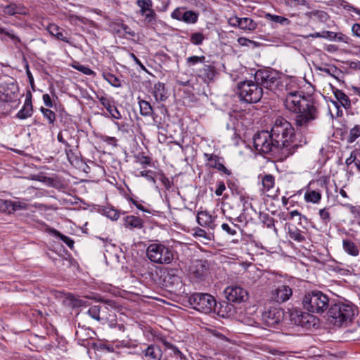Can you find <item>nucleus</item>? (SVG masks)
<instances>
[{
    "instance_id": "f257e3e1",
    "label": "nucleus",
    "mask_w": 360,
    "mask_h": 360,
    "mask_svg": "<svg viewBox=\"0 0 360 360\" xmlns=\"http://www.w3.org/2000/svg\"><path fill=\"white\" fill-rule=\"evenodd\" d=\"M284 105L288 110L297 114L295 117L297 128H305L319 117V110L314 101L304 96L302 92H288Z\"/></svg>"
},
{
    "instance_id": "f03ea898",
    "label": "nucleus",
    "mask_w": 360,
    "mask_h": 360,
    "mask_svg": "<svg viewBox=\"0 0 360 360\" xmlns=\"http://www.w3.org/2000/svg\"><path fill=\"white\" fill-rule=\"evenodd\" d=\"M271 137L274 139L277 146H279L283 153L287 152L288 154H292L297 144L292 147L290 143L292 142L295 136V129L290 122L285 118L278 117L276 119L271 129Z\"/></svg>"
},
{
    "instance_id": "7ed1b4c3",
    "label": "nucleus",
    "mask_w": 360,
    "mask_h": 360,
    "mask_svg": "<svg viewBox=\"0 0 360 360\" xmlns=\"http://www.w3.org/2000/svg\"><path fill=\"white\" fill-rule=\"evenodd\" d=\"M354 316V305L346 300L331 304L328 311V321L335 326H347Z\"/></svg>"
},
{
    "instance_id": "20e7f679",
    "label": "nucleus",
    "mask_w": 360,
    "mask_h": 360,
    "mask_svg": "<svg viewBox=\"0 0 360 360\" xmlns=\"http://www.w3.org/2000/svg\"><path fill=\"white\" fill-rule=\"evenodd\" d=\"M329 304L328 296L318 290L308 292L302 299L304 309L310 313L322 314L328 308Z\"/></svg>"
},
{
    "instance_id": "39448f33",
    "label": "nucleus",
    "mask_w": 360,
    "mask_h": 360,
    "mask_svg": "<svg viewBox=\"0 0 360 360\" xmlns=\"http://www.w3.org/2000/svg\"><path fill=\"white\" fill-rule=\"evenodd\" d=\"M237 93L240 101L255 103L261 100L263 89L255 80H245L238 84Z\"/></svg>"
},
{
    "instance_id": "423d86ee",
    "label": "nucleus",
    "mask_w": 360,
    "mask_h": 360,
    "mask_svg": "<svg viewBox=\"0 0 360 360\" xmlns=\"http://www.w3.org/2000/svg\"><path fill=\"white\" fill-rule=\"evenodd\" d=\"M148 258L153 263L170 264L174 259V250L162 243H152L146 250Z\"/></svg>"
},
{
    "instance_id": "0eeeda50",
    "label": "nucleus",
    "mask_w": 360,
    "mask_h": 360,
    "mask_svg": "<svg viewBox=\"0 0 360 360\" xmlns=\"http://www.w3.org/2000/svg\"><path fill=\"white\" fill-rule=\"evenodd\" d=\"M188 302L193 309L204 314L216 311L217 307L215 298L208 293L195 292L188 297Z\"/></svg>"
},
{
    "instance_id": "6e6552de",
    "label": "nucleus",
    "mask_w": 360,
    "mask_h": 360,
    "mask_svg": "<svg viewBox=\"0 0 360 360\" xmlns=\"http://www.w3.org/2000/svg\"><path fill=\"white\" fill-rule=\"evenodd\" d=\"M186 65L189 68L194 67L198 63H202V67L199 68L196 72L197 76L203 82L210 84L212 82L217 74L216 68L212 65L205 64V56H192L186 58Z\"/></svg>"
},
{
    "instance_id": "1a4fd4ad",
    "label": "nucleus",
    "mask_w": 360,
    "mask_h": 360,
    "mask_svg": "<svg viewBox=\"0 0 360 360\" xmlns=\"http://www.w3.org/2000/svg\"><path fill=\"white\" fill-rule=\"evenodd\" d=\"M253 144L255 149L262 153H269L274 150L281 149L277 146L274 139L271 137V132L268 131H261L254 136Z\"/></svg>"
},
{
    "instance_id": "9d476101",
    "label": "nucleus",
    "mask_w": 360,
    "mask_h": 360,
    "mask_svg": "<svg viewBox=\"0 0 360 360\" xmlns=\"http://www.w3.org/2000/svg\"><path fill=\"white\" fill-rule=\"evenodd\" d=\"M255 79L262 88L274 91L280 84L278 73L267 69L258 70L255 74Z\"/></svg>"
},
{
    "instance_id": "9b49d317",
    "label": "nucleus",
    "mask_w": 360,
    "mask_h": 360,
    "mask_svg": "<svg viewBox=\"0 0 360 360\" xmlns=\"http://www.w3.org/2000/svg\"><path fill=\"white\" fill-rule=\"evenodd\" d=\"M136 5L139 8L138 13L143 17L146 25H154L157 20V15L153 9L152 0H137Z\"/></svg>"
},
{
    "instance_id": "f8f14e48",
    "label": "nucleus",
    "mask_w": 360,
    "mask_h": 360,
    "mask_svg": "<svg viewBox=\"0 0 360 360\" xmlns=\"http://www.w3.org/2000/svg\"><path fill=\"white\" fill-rule=\"evenodd\" d=\"M283 316L284 312L281 308L272 307L263 311L262 320L264 326L275 327L282 321Z\"/></svg>"
},
{
    "instance_id": "ddd939ff",
    "label": "nucleus",
    "mask_w": 360,
    "mask_h": 360,
    "mask_svg": "<svg viewBox=\"0 0 360 360\" xmlns=\"http://www.w3.org/2000/svg\"><path fill=\"white\" fill-rule=\"evenodd\" d=\"M208 269L207 261L197 259L192 262L189 268V276L195 281H201L207 277Z\"/></svg>"
},
{
    "instance_id": "4468645a",
    "label": "nucleus",
    "mask_w": 360,
    "mask_h": 360,
    "mask_svg": "<svg viewBox=\"0 0 360 360\" xmlns=\"http://www.w3.org/2000/svg\"><path fill=\"white\" fill-rule=\"evenodd\" d=\"M224 292L228 301L233 303L244 302L249 297L247 290L238 285L228 286Z\"/></svg>"
},
{
    "instance_id": "2eb2a0df",
    "label": "nucleus",
    "mask_w": 360,
    "mask_h": 360,
    "mask_svg": "<svg viewBox=\"0 0 360 360\" xmlns=\"http://www.w3.org/2000/svg\"><path fill=\"white\" fill-rule=\"evenodd\" d=\"M19 89L17 84L13 82L0 84V101L15 102L18 100Z\"/></svg>"
},
{
    "instance_id": "dca6fc26",
    "label": "nucleus",
    "mask_w": 360,
    "mask_h": 360,
    "mask_svg": "<svg viewBox=\"0 0 360 360\" xmlns=\"http://www.w3.org/2000/svg\"><path fill=\"white\" fill-rule=\"evenodd\" d=\"M271 299L279 304L290 300L292 295V288L287 285H280L271 291Z\"/></svg>"
},
{
    "instance_id": "f3484780",
    "label": "nucleus",
    "mask_w": 360,
    "mask_h": 360,
    "mask_svg": "<svg viewBox=\"0 0 360 360\" xmlns=\"http://www.w3.org/2000/svg\"><path fill=\"white\" fill-rule=\"evenodd\" d=\"M295 323L301 327L310 328L314 327L319 319L308 312L296 313L294 316Z\"/></svg>"
},
{
    "instance_id": "a211bd4d",
    "label": "nucleus",
    "mask_w": 360,
    "mask_h": 360,
    "mask_svg": "<svg viewBox=\"0 0 360 360\" xmlns=\"http://www.w3.org/2000/svg\"><path fill=\"white\" fill-rule=\"evenodd\" d=\"M97 98L107 110L112 118L115 120H120L122 118V115L117 107L114 105V101L112 98L105 96H97Z\"/></svg>"
},
{
    "instance_id": "6ab92c4d",
    "label": "nucleus",
    "mask_w": 360,
    "mask_h": 360,
    "mask_svg": "<svg viewBox=\"0 0 360 360\" xmlns=\"http://www.w3.org/2000/svg\"><path fill=\"white\" fill-rule=\"evenodd\" d=\"M215 218L207 211H200L197 214V222L201 226L208 227L213 230L216 226L214 224Z\"/></svg>"
},
{
    "instance_id": "aec40b11",
    "label": "nucleus",
    "mask_w": 360,
    "mask_h": 360,
    "mask_svg": "<svg viewBox=\"0 0 360 360\" xmlns=\"http://www.w3.org/2000/svg\"><path fill=\"white\" fill-rule=\"evenodd\" d=\"M33 113V107L32 103V94L29 92L26 95L25 101L22 108L18 111L16 117L20 120H25L30 117Z\"/></svg>"
},
{
    "instance_id": "412c9836",
    "label": "nucleus",
    "mask_w": 360,
    "mask_h": 360,
    "mask_svg": "<svg viewBox=\"0 0 360 360\" xmlns=\"http://www.w3.org/2000/svg\"><path fill=\"white\" fill-rule=\"evenodd\" d=\"M205 157L207 158L208 161V165L214 169H217V170L222 172L224 174L226 175H231V172L221 162H219V158L214 154H207L205 153Z\"/></svg>"
},
{
    "instance_id": "4be33fe9",
    "label": "nucleus",
    "mask_w": 360,
    "mask_h": 360,
    "mask_svg": "<svg viewBox=\"0 0 360 360\" xmlns=\"http://www.w3.org/2000/svg\"><path fill=\"white\" fill-rule=\"evenodd\" d=\"M233 22H232V25L234 26H238L239 28L244 30H248V31H252L257 28V23L249 18H234L233 19H231Z\"/></svg>"
},
{
    "instance_id": "5701e85b",
    "label": "nucleus",
    "mask_w": 360,
    "mask_h": 360,
    "mask_svg": "<svg viewBox=\"0 0 360 360\" xmlns=\"http://www.w3.org/2000/svg\"><path fill=\"white\" fill-rule=\"evenodd\" d=\"M46 30L51 35L56 37L57 39L61 40L68 44H71L70 41L68 39L66 36L67 32L59 26L55 24H49L46 27Z\"/></svg>"
},
{
    "instance_id": "b1692460",
    "label": "nucleus",
    "mask_w": 360,
    "mask_h": 360,
    "mask_svg": "<svg viewBox=\"0 0 360 360\" xmlns=\"http://www.w3.org/2000/svg\"><path fill=\"white\" fill-rule=\"evenodd\" d=\"M146 360H160L162 351L160 347L155 344H151L143 352Z\"/></svg>"
},
{
    "instance_id": "393cba45",
    "label": "nucleus",
    "mask_w": 360,
    "mask_h": 360,
    "mask_svg": "<svg viewBox=\"0 0 360 360\" xmlns=\"http://www.w3.org/2000/svg\"><path fill=\"white\" fill-rule=\"evenodd\" d=\"M2 8L3 12L8 15H15L16 14L28 15V10L22 4H10Z\"/></svg>"
},
{
    "instance_id": "a878e982",
    "label": "nucleus",
    "mask_w": 360,
    "mask_h": 360,
    "mask_svg": "<svg viewBox=\"0 0 360 360\" xmlns=\"http://www.w3.org/2000/svg\"><path fill=\"white\" fill-rule=\"evenodd\" d=\"M124 226L129 229H141L143 226V220L140 217L129 215L124 218Z\"/></svg>"
},
{
    "instance_id": "bb28decb",
    "label": "nucleus",
    "mask_w": 360,
    "mask_h": 360,
    "mask_svg": "<svg viewBox=\"0 0 360 360\" xmlns=\"http://www.w3.org/2000/svg\"><path fill=\"white\" fill-rule=\"evenodd\" d=\"M153 96L156 101H165L168 98L165 84L158 82L154 85Z\"/></svg>"
},
{
    "instance_id": "cd10ccee",
    "label": "nucleus",
    "mask_w": 360,
    "mask_h": 360,
    "mask_svg": "<svg viewBox=\"0 0 360 360\" xmlns=\"http://www.w3.org/2000/svg\"><path fill=\"white\" fill-rule=\"evenodd\" d=\"M342 248L346 253L352 257H357L359 255L358 246L349 239L343 240Z\"/></svg>"
},
{
    "instance_id": "c85d7f7f",
    "label": "nucleus",
    "mask_w": 360,
    "mask_h": 360,
    "mask_svg": "<svg viewBox=\"0 0 360 360\" xmlns=\"http://www.w3.org/2000/svg\"><path fill=\"white\" fill-rule=\"evenodd\" d=\"M333 94L335 98L344 108L349 109L351 108V101L349 98L342 90L335 89L333 91Z\"/></svg>"
},
{
    "instance_id": "c756f323",
    "label": "nucleus",
    "mask_w": 360,
    "mask_h": 360,
    "mask_svg": "<svg viewBox=\"0 0 360 360\" xmlns=\"http://www.w3.org/2000/svg\"><path fill=\"white\" fill-rule=\"evenodd\" d=\"M103 311V309H102L101 307L94 305L89 309L87 313L92 319L98 321H101L103 323H104L107 319L104 316H100L101 312Z\"/></svg>"
},
{
    "instance_id": "7c9ffc66",
    "label": "nucleus",
    "mask_w": 360,
    "mask_h": 360,
    "mask_svg": "<svg viewBox=\"0 0 360 360\" xmlns=\"http://www.w3.org/2000/svg\"><path fill=\"white\" fill-rule=\"evenodd\" d=\"M139 105L140 108V113L144 117H149L153 115V109L150 103L144 100H139Z\"/></svg>"
},
{
    "instance_id": "2f4dec72",
    "label": "nucleus",
    "mask_w": 360,
    "mask_h": 360,
    "mask_svg": "<svg viewBox=\"0 0 360 360\" xmlns=\"http://www.w3.org/2000/svg\"><path fill=\"white\" fill-rule=\"evenodd\" d=\"M262 184L263 191H269L273 188L275 185V179L272 174H265L262 178Z\"/></svg>"
},
{
    "instance_id": "473e14b6",
    "label": "nucleus",
    "mask_w": 360,
    "mask_h": 360,
    "mask_svg": "<svg viewBox=\"0 0 360 360\" xmlns=\"http://www.w3.org/2000/svg\"><path fill=\"white\" fill-rule=\"evenodd\" d=\"M102 76L110 85L114 87H120L122 86L121 82L118 77L110 72H103Z\"/></svg>"
},
{
    "instance_id": "72a5a7b5",
    "label": "nucleus",
    "mask_w": 360,
    "mask_h": 360,
    "mask_svg": "<svg viewBox=\"0 0 360 360\" xmlns=\"http://www.w3.org/2000/svg\"><path fill=\"white\" fill-rule=\"evenodd\" d=\"M198 14L193 11H184L182 15L183 22L188 24H194L198 21Z\"/></svg>"
},
{
    "instance_id": "f704fd0d",
    "label": "nucleus",
    "mask_w": 360,
    "mask_h": 360,
    "mask_svg": "<svg viewBox=\"0 0 360 360\" xmlns=\"http://www.w3.org/2000/svg\"><path fill=\"white\" fill-rule=\"evenodd\" d=\"M304 198L307 202L317 203L321 198V194L319 191H310L305 193Z\"/></svg>"
},
{
    "instance_id": "c9c22d12",
    "label": "nucleus",
    "mask_w": 360,
    "mask_h": 360,
    "mask_svg": "<svg viewBox=\"0 0 360 360\" xmlns=\"http://www.w3.org/2000/svg\"><path fill=\"white\" fill-rule=\"evenodd\" d=\"M360 136V125H355L349 130V134L347 137V141L349 143H352Z\"/></svg>"
},
{
    "instance_id": "e433bc0d",
    "label": "nucleus",
    "mask_w": 360,
    "mask_h": 360,
    "mask_svg": "<svg viewBox=\"0 0 360 360\" xmlns=\"http://www.w3.org/2000/svg\"><path fill=\"white\" fill-rule=\"evenodd\" d=\"M40 111L43 114L44 117L48 120L49 124H54L56 121V114L53 111L44 107H41Z\"/></svg>"
},
{
    "instance_id": "4c0bfd02",
    "label": "nucleus",
    "mask_w": 360,
    "mask_h": 360,
    "mask_svg": "<svg viewBox=\"0 0 360 360\" xmlns=\"http://www.w3.org/2000/svg\"><path fill=\"white\" fill-rule=\"evenodd\" d=\"M288 233L290 238L297 242H302L305 240L304 236L302 234L301 231L297 228L289 229Z\"/></svg>"
},
{
    "instance_id": "58836bf2",
    "label": "nucleus",
    "mask_w": 360,
    "mask_h": 360,
    "mask_svg": "<svg viewBox=\"0 0 360 360\" xmlns=\"http://www.w3.org/2000/svg\"><path fill=\"white\" fill-rule=\"evenodd\" d=\"M266 18L272 22H275L283 25H288L290 23V20L288 18L277 15L268 13L266 15Z\"/></svg>"
},
{
    "instance_id": "ea45409f",
    "label": "nucleus",
    "mask_w": 360,
    "mask_h": 360,
    "mask_svg": "<svg viewBox=\"0 0 360 360\" xmlns=\"http://www.w3.org/2000/svg\"><path fill=\"white\" fill-rule=\"evenodd\" d=\"M205 39V36L202 32H194L191 35L190 41L194 45H200Z\"/></svg>"
},
{
    "instance_id": "a19ab883",
    "label": "nucleus",
    "mask_w": 360,
    "mask_h": 360,
    "mask_svg": "<svg viewBox=\"0 0 360 360\" xmlns=\"http://www.w3.org/2000/svg\"><path fill=\"white\" fill-rule=\"evenodd\" d=\"M11 213L18 210H26L28 209V205L25 202L12 201L11 204Z\"/></svg>"
},
{
    "instance_id": "79ce46f5",
    "label": "nucleus",
    "mask_w": 360,
    "mask_h": 360,
    "mask_svg": "<svg viewBox=\"0 0 360 360\" xmlns=\"http://www.w3.org/2000/svg\"><path fill=\"white\" fill-rule=\"evenodd\" d=\"M220 308L218 311V314L224 317L226 316H229V312H231L233 309V306L227 302H224L222 304H219Z\"/></svg>"
},
{
    "instance_id": "37998d69",
    "label": "nucleus",
    "mask_w": 360,
    "mask_h": 360,
    "mask_svg": "<svg viewBox=\"0 0 360 360\" xmlns=\"http://www.w3.org/2000/svg\"><path fill=\"white\" fill-rule=\"evenodd\" d=\"M54 235L56 236L58 238H60L63 243H65L70 248H72L74 246V240L68 236H66L59 231L54 230Z\"/></svg>"
},
{
    "instance_id": "c03bdc74",
    "label": "nucleus",
    "mask_w": 360,
    "mask_h": 360,
    "mask_svg": "<svg viewBox=\"0 0 360 360\" xmlns=\"http://www.w3.org/2000/svg\"><path fill=\"white\" fill-rule=\"evenodd\" d=\"M319 214L323 224H328L331 221L330 214L328 208L325 207L319 210Z\"/></svg>"
},
{
    "instance_id": "a18cd8bd",
    "label": "nucleus",
    "mask_w": 360,
    "mask_h": 360,
    "mask_svg": "<svg viewBox=\"0 0 360 360\" xmlns=\"http://www.w3.org/2000/svg\"><path fill=\"white\" fill-rule=\"evenodd\" d=\"M238 227V226L235 224H232L231 226L226 223L221 224L222 230L231 236H235L236 234V228Z\"/></svg>"
},
{
    "instance_id": "49530a36",
    "label": "nucleus",
    "mask_w": 360,
    "mask_h": 360,
    "mask_svg": "<svg viewBox=\"0 0 360 360\" xmlns=\"http://www.w3.org/2000/svg\"><path fill=\"white\" fill-rule=\"evenodd\" d=\"M104 214L112 220H117L120 217L118 211L114 208L106 207L104 210Z\"/></svg>"
},
{
    "instance_id": "de8ad7c7",
    "label": "nucleus",
    "mask_w": 360,
    "mask_h": 360,
    "mask_svg": "<svg viewBox=\"0 0 360 360\" xmlns=\"http://www.w3.org/2000/svg\"><path fill=\"white\" fill-rule=\"evenodd\" d=\"M11 200L0 199V212L11 214Z\"/></svg>"
},
{
    "instance_id": "09e8293b",
    "label": "nucleus",
    "mask_w": 360,
    "mask_h": 360,
    "mask_svg": "<svg viewBox=\"0 0 360 360\" xmlns=\"http://www.w3.org/2000/svg\"><path fill=\"white\" fill-rule=\"evenodd\" d=\"M69 136V133L68 130H65L64 131H60L58 134L57 139L60 143H62L65 146V147H72L71 144L68 142V141L65 139V137Z\"/></svg>"
},
{
    "instance_id": "8fccbe9b",
    "label": "nucleus",
    "mask_w": 360,
    "mask_h": 360,
    "mask_svg": "<svg viewBox=\"0 0 360 360\" xmlns=\"http://www.w3.org/2000/svg\"><path fill=\"white\" fill-rule=\"evenodd\" d=\"M344 206L349 209V212L354 215V218L359 220L360 216V206L356 207L351 204H345Z\"/></svg>"
},
{
    "instance_id": "3c124183",
    "label": "nucleus",
    "mask_w": 360,
    "mask_h": 360,
    "mask_svg": "<svg viewBox=\"0 0 360 360\" xmlns=\"http://www.w3.org/2000/svg\"><path fill=\"white\" fill-rule=\"evenodd\" d=\"M262 220L267 228L274 227V219L270 217L268 214L262 215Z\"/></svg>"
},
{
    "instance_id": "603ef678",
    "label": "nucleus",
    "mask_w": 360,
    "mask_h": 360,
    "mask_svg": "<svg viewBox=\"0 0 360 360\" xmlns=\"http://www.w3.org/2000/svg\"><path fill=\"white\" fill-rule=\"evenodd\" d=\"M74 68L86 75H93L95 74L92 70L82 65H75Z\"/></svg>"
},
{
    "instance_id": "864d4df0",
    "label": "nucleus",
    "mask_w": 360,
    "mask_h": 360,
    "mask_svg": "<svg viewBox=\"0 0 360 360\" xmlns=\"http://www.w3.org/2000/svg\"><path fill=\"white\" fill-rule=\"evenodd\" d=\"M184 11L180 8H176L171 14V17L173 19L177 20L179 21L182 20V15Z\"/></svg>"
},
{
    "instance_id": "5fc2aeb1",
    "label": "nucleus",
    "mask_w": 360,
    "mask_h": 360,
    "mask_svg": "<svg viewBox=\"0 0 360 360\" xmlns=\"http://www.w3.org/2000/svg\"><path fill=\"white\" fill-rule=\"evenodd\" d=\"M226 190V186L223 181H217V189L215 190V195L221 196L223 192Z\"/></svg>"
},
{
    "instance_id": "6e6d98bb",
    "label": "nucleus",
    "mask_w": 360,
    "mask_h": 360,
    "mask_svg": "<svg viewBox=\"0 0 360 360\" xmlns=\"http://www.w3.org/2000/svg\"><path fill=\"white\" fill-rule=\"evenodd\" d=\"M195 236H198V237H201V238H206L207 240H210L211 238L210 236L207 235V233H206V231L200 228H197L195 231Z\"/></svg>"
},
{
    "instance_id": "4d7b16f0",
    "label": "nucleus",
    "mask_w": 360,
    "mask_h": 360,
    "mask_svg": "<svg viewBox=\"0 0 360 360\" xmlns=\"http://www.w3.org/2000/svg\"><path fill=\"white\" fill-rule=\"evenodd\" d=\"M287 2L293 6H307L309 8L305 0H287Z\"/></svg>"
},
{
    "instance_id": "13d9d810",
    "label": "nucleus",
    "mask_w": 360,
    "mask_h": 360,
    "mask_svg": "<svg viewBox=\"0 0 360 360\" xmlns=\"http://www.w3.org/2000/svg\"><path fill=\"white\" fill-rule=\"evenodd\" d=\"M356 153L355 151H352L351 153H350V155L349 158H347L345 160V164L347 165V166H349L350 165H352V163H355L356 162Z\"/></svg>"
},
{
    "instance_id": "bf43d9fd",
    "label": "nucleus",
    "mask_w": 360,
    "mask_h": 360,
    "mask_svg": "<svg viewBox=\"0 0 360 360\" xmlns=\"http://www.w3.org/2000/svg\"><path fill=\"white\" fill-rule=\"evenodd\" d=\"M241 322H243L244 324L250 326H257L258 323L255 319L249 317H244Z\"/></svg>"
},
{
    "instance_id": "052dcab7",
    "label": "nucleus",
    "mask_w": 360,
    "mask_h": 360,
    "mask_svg": "<svg viewBox=\"0 0 360 360\" xmlns=\"http://www.w3.org/2000/svg\"><path fill=\"white\" fill-rule=\"evenodd\" d=\"M43 101L44 103V105L46 107L51 108L53 106V103L51 98V96L48 94H45L42 96Z\"/></svg>"
},
{
    "instance_id": "680f3d73",
    "label": "nucleus",
    "mask_w": 360,
    "mask_h": 360,
    "mask_svg": "<svg viewBox=\"0 0 360 360\" xmlns=\"http://www.w3.org/2000/svg\"><path fill=\"white\" fill-rule=\"evenodd\" d=\"M129 56L134 60V61L141 68V70L147 72L146 67L143 65L140 60L135 56L134 53H131Z\"/></svg>"
},
{
    "instance_id": "e2e57ef3",
    "label": "nucleus",
    "mask_w": 360,
    "mask_h": 360,
    "mask_svg": "<svg viewBox=\"0 0 360 360\" xmlns=\"http://www.w3.org/2000/svg\"><path fill=\"white\" fill-rule=\"evenodd\" d=\"M151 172L149 170H144L140 172V176L146 178L148 181L155 182V180L153 176L149 174Z\"/></svg>"
},
{
    "instance_id": "0e129e2a",
    "label": "nucleus",
    "mask_w": 360,
    "mask_h": 360,
    "mask_svg": "<svg viewBox=\"0 0 360 360\" xmlns=\"http://www.w3.org/2000/svg\"><path fill=\"white\" fill-rule=\"evenodd\" d=\"M103 141L108 143V144H111V145H113V146H116L117 145V139L115 137H112V136H105L103 137Z\"/></svg>"
},
{
    "instance_id": "69168bd1",
    "label": "nucleus",
    "mask_w": 360,
    "mask_h": 360,
    "mask_svg": "<svg viewBox=\"0 0 360 360\" xmlns=\"http://www.w3.org/2000/svg\"><path fill=\"white\" fill-rule=\"evenodd\" d=\"M352 32L354 35L356 37H360V24L355 23L353 25L352 27Z\"/></svg>"
},
{
    "instance_id": "338daca9",
    "label": "nucleus",
    "mask_w": 360,
    "mask_h": 360,
    "mask_svg": "<svg viewBox=\"0 0 360 360\" xmlns=\"http://www.w3.org/2000/svg\"><path fill=\"white\" fill-rule=\"evenodd\" d=\"M238 42L240 45L241 46H249L250 44H252V41L250 40V39H248L245 37H239L238 39Z\"/></svg>"
},
{
    "instance_id": "774afa93",
    "label": "nucleus",
    "mask_w": 360,
    "mask_h": 360,
    "mask_svg": "<svg viewBox=\"0 0 360 360\" xmlns=\"http://www.w3.org/2000/svg\"><path fill=\"white\" fill-rule=\"evenodd\" d=\"M237 194L238 195L240 202H242L243 206L245 207V204L248 203V197L245 196V195L240 191L237 192Z\"/></svg>"
}]
</instances>
